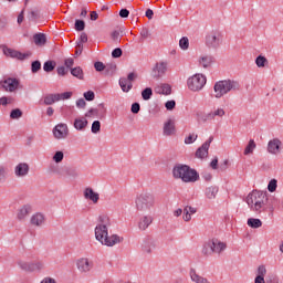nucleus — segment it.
I'll use <instances>...</instances> for the list:
<instances>
[{
  "instance_id": "obj_1",
  "label": "nucleus",
  "mask_w": 283,
  "mask_h": 283,
  "mask_svg": "<svg viewBox=\"0 0 283 283\" xmlns=\"http://www.w3.org/2000/svg\"><path fill=\"white\" fill-rule=\"evenodd\" d=\"M112 226V221L107 216L99 217V223L95 227V239L97 242H101L103 247H116V244H120L123 242V237L118 234L109 235V227Z\"/></svg>"
},
{
  "instance_id": "obj_2",
  "label": "nucleus",
  "mask_w": 283,
  "mask_h": 283,
  "mask_svg": "<svg viewBox=\"0 0 283 283\" xmlns=\"http://www.w3.org/2000/svg\"><path fill=\"white\" fill-rule=\"evenodd\" d=\"M247 205L254 213H264L269 209V196L264 191H252L247 197Z\"/></svg>"
},
{
  "instance_id": "obj_3",
  "label": "nucleus",
  "mask_w": 283,
  "mask_h": 283,
  "mask_svg": "<svg viewBox=\"0 0 283 283\" xmlns=\"http://www.w3.org/2000/svg\"><path fill=\"white\" fill-rule=\"evenodd\" d=\"M172 176L182 180V182H197V180H200V175L196 169L182 164H178L172 168Z\"/></svg>"
},
{
  "instance_id": "obj_4",
  "label": "nucleus",
  "mask_w": 283,
  "mask_h": 283,
  "mask_svg": "<svg viewBox=\"0 0 283 283\" xmlns=\"http://www.w3.org/2000/svg\"><path fill=\"white\" fill-rule=\"evenodd\" d=\"M240 90V82L234 80H221L214 83L213 92L214 98H222L231 92H238Z\"/></svg>"
},
{
  "instance_id": "obj_5",
  "label": "nucleus",
  "mask_w": 283,
  "mask_h": 283,
  "mask_svg": "<svg viewBox=\"0 0 283 283\" xmlns=\"http://www.w3.org/2000/svg\"><path fill=\"white\" fill-rule=\"evenodd\" d=\"M138 211H149L156 205V197L151 192H143L135 200Z\"/></svg>"
},
{
  "instance_id": "obj_6",
  "label": "nucleus",
  "mask_w": 283,
  "mask_h": 283,
  "mask_svg": "<svg viewBox=\"0 0 283 283\" xmlns=\"http://www.w3.org/2000/svg\"><path fill=\"white\" fill-rule=\"evenodd\" d=\"M205 85H207V76L201 73H196L187 80V86L190 92H200L205 88Z\"/></svg>"
},
{
  "instance_id": "obj_7",
  "label": "nucleus",
  "mask_w": 283,
  "mask_h": 283,
  "mask_svg": "<svg viewBox=\"0 0 283 283\" xmlns=\"http://www.w3.org/2000/svg\"><path fill=\"white\" fill-rule=\"evenodd\" d=\"M206 45L210 50H218L220 45H222V33L220 31L214 30L206 35Z\"/></svg>"
},
{
  "instance_id": "obj_8",
  "label": "nucleus",
  "mask_w": 283,
  "mask_h": 283,
  "mask_svg": "<svg viewBox=\"0 0 283 283\" xmlns=\"http://www.w3.org/2000/svg\"><path fill=\"white\" fill-rule=\"evenodd\" d=\"M52 134L56 140H65V138L70 136V128L67 127V124L60 123L53 127Z\"/></svg>"
},
{
  "instance_id": "obj_9",
  "label": "nucleus",
  "mask_w": 283,
  "mask_h": 283,
  "mask_svg": "<svg viewBox=\"0 0 283 283\" xmlns=\"http://www.w3.org/2000/svg\"><path fill=\"white\" fill-rule=\"evenodd\" d=\"M211 143H213V136H210L197 150H196V158L200 160H205L207 156H209V147H211Z\"/></svg>"
},
{
  "instance_id": "obj_10",
  "label": "nucleus",
  "mask_w": 283,
  "mask_h": 283,
  "mask_svg": "<svg viewBox=\"0 0 283 283\" xmlns=\"http://www.w3.org/2000/svg\"><path fill=\"white\" fill-rule=\"evenodd\" d=\"M1 85L4 92H17L19 85H21V81L17 77H7L1 82Z\"/></svg>"
},
{
  "instance_id": "obj_11",
  "label": "nucleus",
  "mask_w": 283,
  "mask_h": 283,
  "mask_svg": "<svg viewBox=\"0 0 283 283\" xmlns=\"http://www.w3.org/2000/svg\"><path fill=\"white\" fill-rule=\"evenodd\" d=\"M76 268L80 273H90L94 269V261L87 258H81L76 261Z\"/></svg>"
},
{
  "instance_id": "obj_12",
  "label": "nucleus",
  "mask_w": 283,
  "mask_h": 283,
  "mask_svg": "<svg viewBox=\"0 0 283 283\" xmlns=\"http://www.w3.org/2000/svg\"><path fill=\"white\" fill-rule=\"evenodd\" d=\"M133 81H136V73H129L127 77L119 78V87L123 92L127 93L134 87Z\"/></svg>"
},
{
  "instance_id": "obj_13",
  "label": "nucleus",
  "mask_w": 283,
  "mask_h": 283,
  "mask_svg": "<svg viewBox=\"0 0 283 283\" xmlns=\"http://www.w3.org/2000/svg\"><path fill=\"white\" fill-rule=\"evenodd\" d=\"M266 151L271 154V156H277V154L282 151V140H280V138L269 140Z\"/></svg>"
},
{
  "instance_id": "obj_14",
  "label": "nucleus",
  "mask_w": 283,
  "mask_h": 283,
  "mask_svg": "<svg viewBox=\"0 0 283 283\" xmlns=\"http://www.w3.org/2000/svg\"><path fill=\"white\" fill-rule=\"evenodd\" d=\"M15 178H27L30 175V164L22 161L14 167Z\"/></svg>"
},
{
  "instance_id": "obj_15",
  "label": "nucleus",
  "mask_w": 283,
  "mask_h": 283,
  "mask_svg": "<svg viewBox=\"0 0 283 283\" xmlns=\"http://www.w3.org/2000/svg\"><path fill=\"white\" fill-rule=\"evenodd\" d=\"M3 54L6 56H10L11 59H18V61H25V59L29 56L28 53H21L20 51L10 48H4Z\"/></svg>"
},
{
  "instance_id": "obj_16",
  "label": "nucleus",
  "mask_w": 283,
  "mask_h": 283,
  "mask_svg": "<svg viewBox=\"0 0 283 283\" xmlns=\"http://www.w3.org/2000/svg\"><path fill=\"white\" fill-rule=\"evenodd\" d=\"M84 198L85 200H91L93 205H96L98 200H101V195H98V192L94 191L92 188H85Z\"/></svg>"
},
{
  "instance_id": "obj_17",
  "label": "nucleus",
  "mask_w": 283,
  "mask_h": 283,
  "mask_svg": "<svg viewBox=\"0 0 283 283\" xmlns=\"http://www.w3.org/2000/svg\"><path fill=\"white\" fill-rule=\"evenodd\" d=\"M155 249H156V242L153 239L146 238L143 240L142 251L144 253H151V251H154Z\"/></svg>"
},
{
  "instance_id": "obj_18",
  "label": "nucleus",
  "mask_w": 283,
  "mask_h": 283,
  "mask_svg": "<svg viewBox=\"0 0 283 283\" xmlns=\"http://www.w3.org/2000/svg\"><path fill=\"white\" fill-rule=\"evenodd\" d=\"M30 222L32 227H43V224L45 223V216L41 212H36L32 214Z\"/></svg>"
},
{
  "instance_id": "obj_19",
  "label": "nucleus",
  "mask_w": 283,
  "mask_h": 283,
  "mask_svg": "<svg viewBox=\"0 0 283 283\" xmlns=\"http://www.w3.org/2000/svg\"><path fill=\"white\" fill-rule=\"evenodd\" d=\"M30 213H32V206L30 205H24L22 208H20L18 210L17 213V219L21 221L25 220V218H28V216H30Z\"/></svg>"
},
{
  "instance_id": "obj_20",
  "label": "nucleus",
  "mask_w": 283,
  "mask_h": 283,
  "mask_svg": "<svg viewBox=\"0 0 283 283\" xmlns=\"http://www.w3.org/2000/svg\"><path fill=\"white\" fill-rule=\"evenodd\" d=\"M154 222V217L153 216H144L139 219L138 227L140 231H145L149 229V224Z\"/></svg>"
},
{
  "instance_id": "obj_21",
  "label": "nucleus",
  "mask_w": 283,
  "mask_h": 283,
  "mask_svg": "<svg viewBox=\"0 0 283 283\" xmlns=\"http://www.w3.org/2000/svg\"><path fill=\"white\" fill-rule=\"evenodd\" d=\"M174 134H176V124L174 120L168 119L164 124V136H174Z\"/></svg>"
},
{
  "instance_id": "obj_22",
  "label": "nucleus",
  "mask_w": 283,
  "mask_h": 283,
  "mask_svg": "<svg viewBox=\"0 0 283 283\" xmlns=\"http://www.w3.org/2000/svg\"><path fill=\"white\" fill-rule=\"evenodd\" d=\"M224 111L222 108H217L214 111L209 112L208 114L205 115V120H213L217 117L222 118L224 116Z\"/></svg>"
},
{
  "instance_id": "obj_23",
  "label": "nucleus",
  "mask_w": 283,
  "mask_h": 283,
  "mask_svg": "<svg viewBox=\"0 0 283 283\" xmlns=\"http://www.w3.org/2000/svg\"><path fill=\"white\" fill-rule=\"evenodd\" d=\"M156 94H163L164 96H169L171 94V85L169 84H159L155 87Z\"/></svg>"
},
{
  "instance_id": "obj_24",
  "label": "nucleus",
  "mask_w": 283,
  "mask_h": 283,
  "mask_svg": "<svg viewBox=\"0 0 283 283\" xmlns=\"http://www.w3.org/2000/svg\"><path fill=\"white\" fill-rule=\"evenodd\" d=\"M213 56L212 55H203L199 59V65L205 70L209 69L210 65L213 64Z\"/></svg>"
},
{
  "instance_id": "obj_25",
  "label": "nucleus",
  "mask_w": 283,
  "mask_h": 283,
  "mask_svg": "<svg viewBox=\"0 0 283 283\" xmlns=\"http://www.w3.org/2000/svg\"><path fill=\"white\" fill-rule=\"evenodd\" d=\"M73 127L77 130V132H83V129H85V127H87V119L85 117L82 118H75L74 123H73Z\"/></svg>"
},
{
  "instance_id": "obj_26",
  "label": "nucleus",
  "mask_w": 283,
  "mask_h": 283,
  "mask_svg": "<svg viewBox=\"0 0 283 283\" xmlns=\"http://www.w3.org/2000/svg\"><path fill=\"white\" fill-rule=\"evenodd\" d=\"M213 239L211 240H208L207 242L203 243V247H202V254L203 255H213Z\"/></svg>"
},
{
  "instance_id": "obj_27",
  "label": "nucleus",
  "mask_w": 283,
  "mask_h": 283,
  "mask_svg": "<svg viewBox=\"0 0 283 283\" xmlns=\"http://www.w3.org/2000/svg\"><path fill=\"white\" fill-rule=\"evenodd\" d=\"M213 253H218V255H220V253H222V251H227V243L218 240V239H213Z\"/></svg>"
},
{
  "instance_id": "obj_28",
  "label": "nucleus",
  "mask_w": 283,
  "mask_h": 283,
  "mask_svg": "<svg viewBox=\"0 0 283 283\" xmlns=\"http://www.w3.org/2000/svg\"><path fill=\"white\" fill-rule=\"evenodd\" d=\"M197 209L191 207V206H186L184 208V220L185 222H189L191 220V216H193V213H196Z\"/></svg>"
},
{
  "instance_id": "obj_29",
  "label": "nucleus",
  "mask_w": 283,
  "mask_h": 283,
  "mask_svg": "<svg viewBox=\"0 0 283 283\" xmlns=\"http://www.w3.org/2000/svg\"><path fill=\"white\" fill-rule=\"evenodd\" d=\"M33 41H34L35 45L43 46V45H45V43H48V38L45 36L44 33H35L33 35Z\"/></svg>"
},
{
  "instance_id": "obj_30",
  "label": "nucleus",
  "mask_w": 283,
  "mask_h": 283,
  "mask_svg": "<svg viewBox=\"0 0 283 283\" xmlns=\"http://www.w3.org/2000/svg\"><path fill=\"white\" fill-rule=\"evenodd\" d=\"M218 191H219L218 186H210V187L206 188V197L209 200H213V199H216V196H218Z\"/></svg>"
},
{
  "instance_id": "obj_31",
  "label": "nucleus",
  "mask_w": 283,
  "mask_h": 283,
  "mask_svg": "<svg viewBox=\"0 0 283 283\" xmlns=\"http://www.w3.org/2000/svg\"><path fill=\"white\" fill-rule=\"evenodd\" d=\"M18 266L22 271H28L29 273H32V268L34 266V262H28V261L19 260L18 261Z\"/></svg>"
},
{
  "instance_id": "obj_32",
  "label": "nucleus",
  "mask_w": 283,
  "mask_h": 283,
  "mask_svg": "<svg viewBox=\"0 0 283 283\" xmlns=\"http://www.w3.org/2000/svg\"><path fill=\"white\" fill-rule=\"evenodd\" d=\"M190 279L196 283H210L206 277L198 275L193 269L190 270Z\"/></svg>"
},
{
  "instance_id": "obj_33",
  "label": "nucleus",
  "mask_w": 283,
  "mask_h": 283,
  "mask_svg": "<svg viewBox=\"0 0 283 283\" xmlns=\"http://www.w3.org/2000/svg\"><path fill=\"white\" fill-rule=\"evenodd\" d=\"M154 72H157V76H163L167 72V62H159L155 65Z\"/></svg>"
},
{
  "instance_id": "obj_34",
  "label": "nucleus",
  "mask_w": 283,
  "mask_h": 283,
  "mask_svg": "<svg viewBox=\"0 0 283 283\" xmlns=\"http://www.w3.org/2000/svg\"><path fill=\"white\" fill-rule=\"evenodd\" d=\"M44 105H54V103H59V93L57 94H49L44 96L43 101Z\"/></svg>"
},
{
  "instance_id": "obj_35",
  "label": "nucleus",
  "mask_w": 283,
  "mask_h": 283,
  "mask_svg": "<svg viewBox=\"0 0 283 283\" xmlns=\"http://www.w3.org/2000/svg\"><path fill=\"white\" fill-rule=\"evenodd\" d=\"M247 224L250 229H260V227H262V220L258 218H249Z\"/></svg>"
},
{
  "instance_id": "obj_36",
  "label": "nucleus",
  "mask_w": 283,
  "mask_h": 283,
  "mask_svg": "<svg viewBox=\"0 0 283 283\" xmlns=\"http://www.w3.org/2000/svg\"><path fill=\"white\" fill-rule=\"evenodd\" d=\"M255 147H258V145L255 144V140L250 139L243 151L244 156H249L250 154H253V151H255Z\"/></svg>"
},
{
  "instance_id": "obj_37",
  "label": "nucleus",
  "mask_w": 283,
  "mask_h": 283,
  "mask_svg": "<svg viewBox=\"0 0 283 283\" xmlns=\"http://www.w3.org/2000/svg\"><path fill=\"white\" fill-rule=\"evenodd\" d=\"M56 67V62L52 61V60H49L46 62H44L43 64V70L44 72H54V69Z\"/></svg>"
},
{
  "instance_id": "obj_38",
  "label": "nucleus",
  "mask_w": 283,
  "mask_h": 283,
  "mask_svg": "<svg viewBox=\"0 0 283 283\" xmlns=\"http://www.w3.org/2000/svg\"><path fill=\"white\" fill-rule=\"evenodd\" d=\"M151 96H154V91L151 87H146L144 91H142L143 101H149Z\"/></svg>"
},
{
  "instance_id": "obj_39",
  "label": "nucleus",
  "mask_w": 283,
  "mask_h": 283,
  "mask_svg": "<svg viewBox=\"0 0 283 283\" xmlns=\"http://www.w3.org/2000/svg\"><path fill=\"white\" fill-rule=\"evenodd\" d=\"M71 74L75 76V78H80V81L83 80V69H81V66L71 69Z\"/></svg>"
},
{
  "instance_id": "obj_40",
  "label": "nucleus",
  "mask_w": 283,
  "mask_h": 283,
  "mask_svg": "<svg viewBox=\"0 0 283 283\" xmlns=\"http://www.w3.org/2000/svg\"><path fill=\"white\" fill-rule=\"evenodd\" d=\"M269 63V60L264 57V55H259L255 59V65L256 67H264Z\"/></svg>"
},
{
  "instance_id": "obj_41",
  "label": "nucleus",
  "mask_w": 283,
  "mask_h": 283,
  "mask_svg": "<svg viewBox=\"0 0 283 283\" xmlns=\"http://www.w3.org/2000/svg\"><path fill=\"white\" fill-rule=\"evenodd\" d=\"M65 158V154L63 150H57L53 155V160L59 165V163H63V159Z\"/></svg>"
},
{
  "instance_id": "obj_42",
  "label": "nucleus",
  "mask_w": 283,
  "mask_h": 283,
  "mask_svg": "<svg viewBox=\"0 0 283 283\" xmlns=\"http://www.w3.org/2000/svg\"><path fill=\"white\" fill-rule=\"evenodd\" d=\"M21 116H23V112L20 108H14L10 113V118L13 120L21 118Z\"/></svg>"
},
{
  "instance_id": "obj_43",
  "label": "nucleus",
  "mask_w": 283,
  "mask_h": 283,
  "mask_svg": "<svg viewBox=\"0 0 283 283\" xmlns=\"http://www.w3.org/2000/svg\"><path fill=\"white\" fill-rule=\"evenodd\" d=\"M41 71V61L35 60L31 63V72L32 74H36Z\"/></svg>"
},
{
  "instance_id": "obj_44",
  "label": "nucleus",
  "mask_w": 283,
  "mask_h": 283,
  "mask_svg": "<svg viewBox=\"0 0 283 283\" xmlns=\"http://www.w3.org/2000/svg\"><path fill=\"white\" fill-rule=\"evenodd\" d=\"M276 189H277V179H271L268 184V191H270V193H274Z\"/></svg>"
},
{
  "instance_id": "obj_45",
  "label": "nucleus",
  "mask_w": 283,
  "mask_h": 283,
  "mask_svg": "<svg viewBox=\"0 0 283 283\" xmlns=\"http://www.w3.org/2000/svg\"><path fill=\"white\" fill-rule=\"evenodd\" d=\"M179 48H180L181 50H189V38L182 36V38L179 40Z\"/></svg>"
},
{
  "instance_id": "obj_46",
  "label": "nucleus",
  "mask_w": 283,
  "mask_h": 283,
  "mask_svg": "<svg viewBox=\"0 0 283 283\" xmlns=\"http://www.w3.org/2000/svg\"><path fill=\"white\" fill-rule=\"evenodd\" d=\"M67 176L71 178H78V176H81V170L78 168H69Z\"/></svg>"
},
{
  "instance_id": "obj_47",
  "label": "nucleus",
  "mask_w": 283,
  "mask_h": 283,
  "mask_svg": "<svg viewBox=\"0 0 283 283\" xmlns=\"http://www.w3.org/2000/svg\"><path fill=\"white\" fill-rule=\"evenodd\" d=\"M195 140H198V134L192 133L188 137L185 138V144L186 145H193Z\"/></svg>"
},
{
  "instance_id": "obj_48",
  "label": "nucleus",
  "mask_w": 283,
  "mask_h": 283,
  "mask_svg": "<svg viewBox=\"0 0 283 283\" xmlns=\"http://www.w3.org/2000/svg\"><path fill=\"white\" fill-rule=\"evenodd\" d=\"M91 132H92V134H98V132H101V122L99 120H94L92 123Z\"/></svg>"
},
{
  "instance_id": "obj_49",
  "label": "nucleus",
  "mask_w": 283,
  "mask_h": 283,
  "mask_svg": "<svg viewBox=\"0 0 283 283\" xmlns=\"http://www.w3.org/2000/svg\"><path fill=\"white\" fill-rule=\"evenodd\" d=\"M256 273H258V275H256L258 277H265L266 276V265H264V264L259 265Z\"/></svg>"
},
{
  "instance_id": "obj_50",
  "label": "nucleus",
  "mask_w": 283,
  "mask_h": 283,
  "mask_svg": "<svg viewBox=\"0 0 283 283\" xmlns=\"http://www.w3.org/2000/svg\"><path fill=\"white\" fill-rule=\"evenodd\" d=\"M75 30L77 32H83V30H85V21L83 20H76L75 21Z\"/></svg>"
},
{
  "instance_id": "obj_51",
  "label": "nucleus",
  "mask_w": 283,
  "mask_h": 283,
  "mask_svg": "<svg viewBox=\"0 0 283 283\" xmlns=\"http://www.w3.org/2000/svg\"><path fill=\"white\" fill-rule=\"evenodd\" d=\"M12 101H13L12 97L2 96L0 97V105H2V107H7V105H10Z\"/></svg>"
},
{
  "instance_id": "obj_52",
  "label": "nucleus",
  "mask_w": 283,
  "mask_h": 283,
  "mask_svg": "<svg viewBox=\"0 0 283 283\" xmlns=\"http://www.w3.org/2000/svg\"><path fill=\"white\" fill-rule=\"evenodd\" d=\"M85 101H94V98H96V94L94 93V91H87L83 94Z\"/></svg>"
},
{
  "instance_id": "obj_53",
  "label": "nucleus",
  "mask_w": 283,
  "mask_h": 283,
  "mask_svg": "<svg viewBox=\"0 0 283 283\" xmlns=\"http://www.w3.org/2000/svg\"><path fill=\"white\" fill-rule=\"evenodd\" d=\"M123 56V49L116 48L112 51L113 59H120Z\"/></svg>"
},
{
  "instance_id": "obj_54",
  "label": "nucleus",
  "mask_w": 283,
  "mask_h": 283,
  "mask_svg": "<svg viewBox=\"0 0 283 283\" xmlns=\"http://www.w3.org/2000/svg\"><path fill=\"white\" fill-rule=\"evenodd\" d=\"M72 98V92H64L59 94V101H67Z\"/></svg>"
},
{
  "instance_id": "obj_55",
  "label": "nucleus",
  "mask_w": 283,
  "mask_h": 283,
  "mask_svg": "<svg viewBox=\"0 0 283 283\" xmlns=\"http://www.w3.org/2000/svg\"><path fill=\"white\" fill-rule=\"evenodd\" d=\"M165 107H166V109H168V112H171V109L176 108V101H174V99L167 101L165 103Z\"/></svg>"
},
{
  "instance_id": "obj_56",
  "label": "nucleus",
  "mask_w": 283,
  "mask_h": 283,
  "mask_svg": "<svg viewBox=\"0 0 283 283\" xmlns=\"http://www.w3.org/2000/svg\"><path fill=\"white\" fill-rule=\"evenodd\" d=\"M130 112L132 114H138V112H140V104L138 102L133 103Z\"/></svg>"
},
{
  "instance_id": "obj_57",
  "label": "nucleus",
  "mask_w": 283,
  "mask_h": 283,
  "mask_svg": "<svg viewBox=\"0 0 283 283\" xmlns=\"http://www.w3.org/2000/svg\"><path fill=\"white\" fill-rule=\"evenodd\" d=\"M56 72L59 76H65V74H67L69 71L65 66H57Z\"/></svg>"
},
{
  "instance_id": "obj_58",
  "label": "nucleus",
  "mask_w": 283,
  "mask_h": 283,
  "mask_svg": "<svg viewBox=\"0 0 283 283\" xmlns=\"http://www.w3.org/2000/svg\"><path fill=\"white\" fill-rule=\"evenodd\" d=\"M94 67L96 72H103V70H105V64H103V62H95Z\"/></svg>"
},
{
  "instance_id": "obj_59",
  "label": "nucleus",
  "mask_w": 283,
  "mask_h": 283,
  "mask_svg": "<svg viewBox=\"0 0 283 283\" xmlns=\"http://www.w3.org/2000/svg\"><path fill=\"white\" fill-rule=\"evenodd\" d=\"M64 65H65V67H66L67 70H71L72 66L74 65V59H72V57L66 59V60L64 61Z\"/></svg>"
},
{
  "instance_id": "obj_60",
  "label": "nucleus",
  "mask_w": 283,
  "mask_h": 283,
  "mask_svg": "<svg viewBox=\"0 0 283 283\" xmlns=\"http://www.w3.org/2000/svg\"><path fill=\"white\" fill-rule=\"evenodd\" d=\"M85 105H87V103L83 98L76 101V107H78L80 109L85 108Z\"/></svg>"
},
{
  "instance_id": "obj_61",
  "label": "nucleus",
  "mask_w": 283,
  "mask_h": 283,
  "mask_svg": "<svg viewBox=\"0 0 283 283\" xmlns=\"http://www.w3.org/2000/svg\"><path fill=\"white\" fill-rule=\"evenodd\" d=\"M43 269V262L33 263L32 271H41Z\"/></svg>"
},
{
  "instance_id": "obj_62",
  "label": "nucleus",
  "mask_w": 283,
  "mask_h": 283,
  "mask_svg": "<svg viewBox=\"0 0 283 283\" xmlns=\"http://www.w3.org/2000/svg\"><path fill=\"white\" fill-rule=\"evenodd\" d=\"M119 17H120L122 19H127V17H129V10H127V9H120V11H119Z\"/></svg>"
},
{
  "instance_id": "obj_63",
  "label": "nucleus",
  "mask_w": 283,
  "mask_h": 283,
  "mask_svg": "<svg viewBox=\"0 0 283 283\" xmlns=\"http://www.w3.org/2000/svg\"><path fill=\"white\" fill-rule=\"evenodd\" d=\"M140 36H142L143 40L148 39L149 38V30L146 29V28L142 29Z\"/></svg>"
},
{
  "instance_id": "obj_64",
  "label": "nucleus",
  "mask_w": 283,
  "mask_h": 283,
  "mask_svg": "<svg viewBox=\"0 0 283 283\" xmlns=\"http://www.w3.org/2000/svg\"><path fill=\"white\" fill-rule=\"evenodd\" d=\"M41 283H56V280H54L53 277H44Z\"/></svg>"
}]
</instances>
